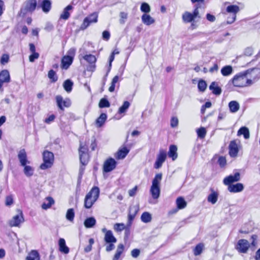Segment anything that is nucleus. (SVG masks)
Segmentation results:
<instances>
[{
	"mask_svg": "<svg viewBox=\"0 0 260 260\" xmlns=\"http://www.w3.org/2000/svg\"><path fill=\"white\" fill-rule=\"evenodd\" d=\"M9 60V56L8 54H4L2 55L1 59V63L2 64H5L8 62Z\"/></svg>",
	"mask_w": 260,
	"mask_h": 260,
	"instance_id": "obj_59",
	"label": "nucleus"
},
{
	"mask_svg": "<svg viewBox=\"0 0 260 260\" xmlns=\"http://www.w3.org/2000/svg\"><path fill=\"white\" fill-rule=\"evenodd\" d=\"M204 247L203 243L198 244L193 249V254L197 256L201 254Z\"/></svg>",
	"mask_w": 260,
	"mask_h": 260,
	"instance_id": "obj_44",
	"label": "nucleus"
},
{
	"mask_svg": "<svg viewBox=\"0 0 260 260\" xmlns=\"http://www.w3.org/2000/svg\"><path fill=\"white\" fill-rule=\"evenodd\" d=\"M59 250L64 254H68L69 252V248L66 244L65 240L63 238H60L58 241Z\"/></svg>",
	"mask_w": 260,
	"mask_h": 260,
	"instance_id": "obj_23",
	"label": "nucleus"
},
{
	"mask_svg": "<svg viewBox=\"0 0 260 260\" xmlns=\"http://www.w3.org/2000/svg\"><path fill=\"white\" fill-rule=\"evenodd\" d=\"M37 6L36 0H28L26 1L23 7L20 10V13L23 14V15H25L27 13H32L35 9Z\"/></svg>",
	"mask_w": 260,
	"mask_h": 260,
	"instance_id": "obj_5",
	"label": "nucleus"
},
{
	"mask_svg": "<svg viewBox=\"0 0 260 260\" xmlns=\"http://www.w3.org/2000/svg\"><path fill=\"white\" fill-rule=\"evenodd\" d=\"M54 203V201L52 198L47 197L46 198V201L42 204V208L44 210H47L50 208Z\"/></svg>",
	"mask_w": 260,
	"mask_h": 260,
	"instance_id": "obj_33",
	"label": "nucleus"
},
{
	"mask_svg": "<svg viewBox=\"0 0 260 260\" xmlns=\"http://www.w3.org/2000/svg\"><path fill=\"white\" fill-rule=\"evenodd\" d=\"M17 211V214L14 216L10 221L9 224L11 226H18L24 221L22 211L18 209Z\"/></svg>",
	"mask_w": 260,
	"mask_h": 260,
	"instance_id": "obj_8",
	"label": "nucleus"
},
{
	"mask_svg": "<svg viewBox=\"0 0 260 260\" xmlns=\"http://www.w3.org/2000/svg\"><path fill=\"white\" fill-rule=\"evenodd\" d=\"M104 240L106 243H116L117 241L116 238L113 236L111 231H109L106 234H105Z\"/></svg>",
	"mask_w": 260,
	"mask_h": 260,
	"instance_id": "obj_28",
	"label": "nucleus"
},
{
	"mask_svg": "<svg viewBox=\"0 0 260 260\" xmlns=\"http://www.w3.org/2000/svg\"><path fill=\"white\" fill-rule=\"evenodd\" d=\"M210 90H212V93L215 95H219L221 93V89L218 86L216 82H212L209 86Z\"/></svg>",
	"mask_w": 260,
	"mask_h": 260,
	"instance_id": "obj_27",
	"label": "nucleus"
},
{
	"mask_svg": "<svg viewBox=\"0 0 260 260\" xmlns=\"http://www.w3.org/2000/svg\"><path fill=\"white\" fill-rule=\"evenodd\" d=\"M48 76L49 79H50L52 82H55L57 80V77L56 75L55 72L51 70L49 71Z\"/></svg>",
	"mask_w": 260,
	"mask_h": 260,
	"instance_id": "obj_53",
	"label": "nucleus"
},
{
	"mask_svg": "<svg viewBox=\"0 0 260 260\" xmlns=\"http://www.w3.org/2000/svg\"><path fill=\"white\" fill-rule=\"evenodd\" d=\"M178 124V119L176 117H173L171 119V126L172 127L177 126Z\"/></svg>",
	"mask_w": 260,
	"mask_h": 260,
	"instance_id": "obj_60",
	"label": "nucleus"
},
{
	"mask_svg": "<svg viewBox=\"0 0 260 260\" xmlns=\"http://www.w3.org/2000/svg\"><path fill=\"white\" fill-rule=\"evenodd\" d=\"M129 150L126 147H123L118 150L115 155V157L118 159H122L125 157L128 153Z\"/></svg>",
	"mask_w": 260,
	"mask_h": 260,
	"instance_id": "obj_22",
	"label": "nucleus"
},
{
	"mask_svg": "<svg viewBox=\"0 0 260 260\" xmlns=\"http://www.w3.org/2000/svg\"><path fill=\"white\" fill-rule=\"evenodd\" d=\"M13 204V198L12 195L8 196L6 198L5 205L10 206Z\"/></svg>",
	"mask_w": 260,
	"mask_h": 260,
	"instance_id": "obj_55",
	"label": "nucleus"
},
{
	"mask_svg": "<svg viewBox=\"0 0 260 260\" xmlns=\"http://www.w3.org/2000/svg\"><path fill=\"white\" fill-rule=\"evenodd\" d=\"M177 147L176 145H171L169 147V151L168 155L170 157L172 158L173 160H175L178 157L177 154Z\"/></svg>",
	"mask_w": 260,
	"mask_h": 260,
	"instance_id": "obj_25",
	"label": "nucleus"
},
{
	"mask_svg": "<svg viewBox=\"0 0 260 260\" xmlns=\"http://www.w3.org/2000/svg\"><path fill=\"white\" fill-rule=\"evenodd\" d=\"M199 12L198 8H196L192 13L186 11L182 15V20L185 23H189L199 17Z\"/></svg>",
	"mask_w": 260,
	"mask_h": 260,
	"instance_id": "obj_7",
	"label": "nucleus"
},
{
	"mask_svg": "<svg viewBox=\"0 0 260 260\" xmlns=\"http://www.w3.org/2000/svg\"><path fill=\"white\" fill-rule=\"evenodd\" d=\"M166 156L167 155L166 152L162 150H160L157 156L156 160L154 164V168L155 169H159L161 167L163 162L166 160Z\"/></svg>",
	"mask_w": 260,
	"mask_h": 260,
	"instance_id": "obj_14",
	"label": "nucleus"
},
{
	"mask_svg": "<svg viewBox=\"0 0 260 260\" xmlns=\"http://www.w3.org/2000/svg\"><path fill=\"white\" fill-rule=\"evenodd\" d=\"M88 149L85 145L80 144V148L79 150V153H87Z\"/></svg>",
	"mask_w": 260,
	"mask_h": 260,
	"instance_id": "obj_61",
	"label": "nucleus"
},
{
	"mask_svg": "<svg viewBox=\"0 0 260 260\" xmlns=\"http://www.w3.org/2000/svg\"><path fill=\"white\" fill-rule=\"evenodd\" d=\"M245 74L246 76L248 77V79H252L253 83L260 78V69L258 68H253L247 70Z\"/></svg>",
	"mask_w": 260,
	"mask_h": 260,
	"instance_id": "obj_12",
	"label": "nucleus"
},
{
	"mask_svg": "<svg viewBox=\"0 0 260 260\" xmlns=\"http://www.w3.org/2000/svg\"><path fill=\"white\" fill-rule=\"evenodd\" d=\"M162 175L161 173H158L155 175L152 180L150 192L151 194L152 197L154 199H157L159 197L160 192V183L162 179Z\"/></svg>",
	"mask_w": 260,
	"mask_h": 260,
	"instance_id": "obj_3",
	"label": "nucleus"
},
{
	"mask_svg": "<svg viewBox=\"0 0 260 260\" xmlns=\"http://www.w3.org/2000/svg\"><path fill=\"white\" fill-rule=\"evenodd\" d=\"M73 7L71 5H68L64 9L62 14L60 16V19L67 20L70 16L69 11L72 10Z\"/></svg>",
	"mask_w": 260,
	"mask_h": 260,
	"instance_id": "obj_29",
	"label": "nucleus"
},
{
	"mask_svg": "<svg viewBox=\"0 0 260 260\" xmlns=\"http://www.w3.org/2000/svg\"><path fill=\"white\" fill-rule=\"evenodd\" d=\"M141 219L144 223H148L152 220L151 215L149 212H145L142 214Z\"/></svg>",
	"mask_w": 260,
	"mask_h": 260,
	"instance_id": "obj_41",
	"label": "nucleus"
},
{
	"mask_svg": "<svg viewBox=\"0 0 260 260\" xmlns=\"http://www.w3.org/2000/svg\"><path fill=\"white\" fill-rule=\"evenodd\" d=\"M10 81L9 72L7 70H3L0 73V89H2L4 83H9Z\"/></svg>",
	"mask_w": 260,
	"mask_h": 260,
	"instance_id": "obj_15",
	"label": "nucleus"
},
{
	"mask_svg": "<svg viewBox=\"0 0 260 260\" xmlns=\"http://www.w3.org/2000/svg\"><path fill=\"white\" fill-rule=\"evenodd\" d=\"M39 54L37 52L32 53L29 56V60L30 62H33L36 59L39 57Z\"/></svg>",
	"mask_w": 260,
	"mask_h": 260,
	"instance_id": "obj_58",
	"label": "nucleus"
},
{
	"mask_svg": "<svg viewBox=\"0 0 260 260\" xmlns=\"http://www.w3.org/2000/svg\"><path fill=\"white\" fill-rule=\"evenodd\" d=\"M119 81V77L118 76H115L112 79L111 86L109 88V91L111 92H113L115 90V84Z\"/></svg>",
	"mask_w": 260,
	"mask_h": 260,
	"instance_id": "obj_50",
	"label": "nucleus"
},
{
	"mask_svg": "<svg viewBox=\"0 0 260 260\" xmlns=\"http://www.w3.org/2000/svg\"><path fill=\"white\" fill-rule=\"evenodd\" d=\"M117 162L114 159L109 158L104 163L103 172L105 173L110 172L116 168Z\"/></svg>",
	"mask_w": 260,
	"mask_h": 260,
	"instance_id": "obj_11",
	"label": "nucleus"
},
{
	"mask_svg": "<svg viewBox=\"0 0 260 260\" xmlns=\"http://www.w3.org/2000/svg\"><path fill=\"white\" fill-rule=\"evenodd\" d=\"M233 72V69L231 66H224L221 69V73L223 76H229Z\"/></svg>",
	"mask_w": 260,
	"mask_h": 260,
	"instance_id": "obj_34",
	"label": "nucleus"
},
{
	"mask_svg": "<svg viewBox=\"0 0 260 260\" xmlns=\"http://www.w3.org/2000/svg\"><path fill=\"white\" fill-rule=\"evenodd\" d=\"M107 118V116L106 114L102 113L95 121L96 127H100L102 126L104 124Z\"/></svg>",
	"mask_w": 260,
	"mask_h": 260,
	"instance_id": "obj_26",
	"label": "nucleus"
},
{
	"mask_svg": "<svg viewBox=\"0 0 260 260\" xmlns=\"http://www.w3.org/2000/svg\"><path fill=\"white\" fill-rule=\"evenodd\" d=\"M98 14L95 12H94L85 17L80 26L81 29L84 30L91 23H96L98 21Z\"/></svg>",
	"mask_w": 260,
	"mask_h": 260,
	"instance_id": "obj_6",
	"label": "nucleus"
},
{
	"mask_svg": "<svg viewBox=\"0 0 260 260\" xmlns=\"http://www.w3.org/2000/svg\"><path fill=\"white\" fill-rule=\"evenodd\" d=\"M198 87L200 91L203 92L207 88V84L205 81L201 80L199 81Z\"/></svg>",
	"mask_w": 260,
	"mask_h": 260,
	"instance_id": "obj_52",
	"label": "nucleus"
},
{
	"mask_svg": "<svg viewBox=\"0 0 260 260\" xmlns=\"http://www.w3.org/2000/svg\"><path fill=\"white\" fill-rule=\"evenodd\" d=\"M142 22L146 25H150L155 22V19L149 14H143L141 17Z\"/></svg>",
	"mask_w": 260,
	"mask_h": 260,
	"instance_id": "obj_21",
	"label": "nucleus"
},
{
	"mask_svg": "<svg viewBox=\"0 0 260 260\" xmlns=\"http://www.w3.org/2000/svg\"><path fill=\"white\" fill-rule=\"evenodd\" d=\"M238 136L243 135L244 138L245 139H248L249 138V131L247 127L245 126L242 127L240 128L237 133Z\"/></svg>",
	"mask_w": 260,
	"mask_h": 260,
	"instance_id": "obj_35",
	"label": "nucleus"
},
{
	"mask_svg": "<svg viewBox=\"0 0 260 260\" xmlns=\"http://www.w3.org/2000/svg\"><path fill=\"white\" fill-rule=\"evenodd\" d=\"M79 156L81 164L83 166L86 165L89 160L88 153H79Z\"/></svg>",
	"mask_w": 260,
	"mask_h": 260,
	"instance_id": "obj_43",
	"label": "nucleus"
},
{
	"mask_svg": "<svg viewBox=\"0 0 260 260\" xmlns=\"http://www.w3.org/2000/svg\"><path fill=\"white\" fill-rule=\"evenodd\" d=\"M102 37L103 39L108 40L110 37V32L108 31L105 30L103 32Z\"/></svg>",
	"mask_w": 260,
	"mask_h": 260,
	"instance_id": "obj_64",
	"label": "nucleus"
},
{
	"mask_svg": "<svg viewBox=\"0 0 260 260\" xmlns=\"http://www.w3.org/2000/svg\"><path fill=\"white\" fill-rule=\"evenodd\" d=\"M24 167V173L27 177L31 176L34 172V169L32 167L30 166H27L25 165V166H22Z\"/></svg>",
	"mask_w": 260,
	"mask_h": 260,
	"instance_id": "obj_42",
	"label": "nucleus"
},
{
	"mask_svg": "<svg viewBox=\"0 0 260 260\" xmlns=\"http://www.w3.org/2000/svg\"><path fill=\"white\" fill-rule=\"evenodd\" d=\"M197 133L198 137L200 139H204L207 134V131L204 127H201L200 128L197 129Z\"/></svg>",
	"mask_w": 260,
	"mask_h": 260,
	"instance_id": "obj_45",
	"label": "nucleus"
},
{
	"mask_svg": "<svg viewBox=\"0 0 260 260\" xmlns=\"http://www.w3.org/2000/svg\"><path fill=\"white\" fill-rule=\"evenodd\" d=\"M56 100L58 107L61 110H63V107H69L71 104L70 99L63 100L62 97L59 95L56 96Z\"/></svg>",
	"mask_w": 260,
	"mask_h": 260,
	"instance_id": "obj_13",
	"label": "nucleus"
},
{
	"mask_svg": "<svg viewBox=\"0 0 260 260\" xmlns=\"http://www.w3.org/2000/svg\"><path fill=\"white\" fill-rule=\"evenodd\" d=\"M140 251L138 249H134L131 251V255L134 258L138 257L140 255Z\"/></svg>",
	"mask_w": 260,
	"mask_h": 260,
	"instance_id": "obj_62",
	"label": "nucleus"
},
{
	"mask_svg": "<svg viewBox=\"0 0 260 260\" xmlns=\"http://www.w3.org/2000/svg\"><path fill=\"white\" fill-rule=\"evenodd\" d=\"M139 210V207L138 205H134L129 207L128 215V220L129 222H131L134 219Z\"/></svg>",
	"mask_w": 260,
	"mask_h": 260,
	"instance_id": "obj_19",
	"label": "nucleus"
},
{
	"mask_svg": "<svg viewBox=\"0 0 260 260\" xmlns=\"http://www.w3.org/2000/svg\"><path fill=\"white\" fill-rule=\"evenodd\" d=\"M229 107L230 112L232 113L237 112L240 109L239 104L235 101H232L229 103Z\"/></svg>",
	"mask_w": 260,
	"mask_h": 260,
	"instance_id": "obj_31",
	"label": "nucleus"
},
{
	"mask_svg": "<svg viewBox=\"0 0 260 260\" xmlns=\"http://www.w3.org/2000/svg\"><path fill=\"white\" fill-rule=\"evenodd\" d=\"M73 57L69 55L64 56L61 59V68L64 69H68L72 63Z\"/></svg>",
	"mask_w": 260,
	"mask_h": 260,
	"instance_id": "obj_18",
	"label": "nucleus"
},
{
	"mask_svg": "<svg viewBox=\"0 0 260 260\" xmlns=\"http://www.w3.org/2000/svg\"><path fill=\"white\" fill-rule=\"evenodd\" d=\"M244 189L243 185L242 183H238L236 184L230 185L228 186V190L231 192H238L242 191Z\"/></svg>",
	"mask_w": 260,
	"mask_h": 260,
	"instance_id": "obj_20",
	"label": "nucleus"
},
{
	"mask_svg": "<svg viewBox=\"0 0 260 260\" xmlns=\"http://www.w3.org/2000/svg\"><path fill=\"white\" fill-rule=\"evenodd\" d=\"M43 163L40 165V169L46 170L50 168L54 162V154L52 152L47 150L44 151L43 153Z\"/></svg>",
	"mask_w": 260,
	"mask_h": 260,
	"instance_id": "obj_4",
	"label": "nucleus"
},
{
	"mask_svg": "<svg viewBox=\"0 0 260 260\" xmlns=\"http://www.w3.org/2000/svg\"><path fill=\"white\" fill-rule=\"evenodd\" d=\"M41 7L44 12H49L51 8V2L49 0H44L42 2Z\"/></svg>",
	"mask_w": 260,
	"mask_h": 260,
	"instance_id": "obj_37",
	"label": "nucleus"
},
{
	"mask_svg": "<svg viewBox=\"0 0 260 260\" xmlns=\"http://www.w3.org/2000/svg\"><path fill=\"white\" fill-rule=\"evenodd\" d=\"M83 58L89 63H94L96 59L94 55L92 54H87L84 55Z\"/></svg>",
	"mask_w": 260,
	"mask_h": 260,
	"instance_id": "obj_48",
	"label": "nucleus"
},
{
	"mask_svg": "<svg viewBox=\"0 0 260 260\" xmlns=\"http://www.w3.org/2000/svg\"><path fill=\"white\" fill-rule=\"evenodd\" d=\"M130 106V103L128 101H125L123 105L119 108L118 113L122 114L125 113Z\"/></svg>",
	"mask_w": 260,
	"mask_h": 260,
	"instance_id": "obj_49",
	"label": "nucleus"
},
{
	"mask_svg": "<svg viewBox=\"0 0 260 260\" xmlns=\"http://www.w3.org/2000/svg\"><path fill=\"white\" fill-rule=\"evenodd\" d=\"M110 106L109 101L104 98L102 99L99 104V106L101 108H108Z\"/></svg>",
	"mask_w": 260,
	"mask_h": 260,
	"instance_id": "obj_51",
	"label": "nucleus"
},
{
	"mask_svg": "<svg viewBox=\"0 0 260 260\" xmlns=\"http://www.w3.org/2000/svg\"><path fill=\"white\" fill-rule=\"evenodd\" d=\"M66 217L67 219L69 221H73L75 217V213L74 209L72 208L69 209L67 210Z\"/></svg>",
	"mask_w": 260,
	"mask_h": 260,
	"instance_id": "obj_46",
	"label": "nucleus"
},
{
	"mask_svg": "<svg viewBox=\"0 0 260 260\" xmlns=\"http://www.w3.org/2000/svg\"><path fill=\"white\" fill-rule=\"evenodd\" d=\"M96 223V220L93 217L87 218L84 222V225L86 228H93Z\"/></svg>",
	"mask_w": 260,
	"mask_h": 260,
	"instance_id": "obj_30",
	"label": "nucleus"
},
{
	"mask_svg": "<svg viewBox=\"0 0 260 260\" xmlns=\"http://www.w3.org/2000/svg\"><path fill=\"white\" fill-rule=\"evenodd\" d=\"M114 230L116 232H121L125 229V225L124 223H117L114 225Z\"/></svg>",
	"mask_w": 260,
	"mask_h": 260,
	"instance_id": "obj_54",
	"label": "nucleus"
},
{
	"mask_svg": "<svg viewBox=\"0 0 260 260\" xmlns=\"http://www.w3.org/2000/svg\"><path fill=\"white\" fill-rule=\"evenodd\" d=\"M240 179V173H236L234 175H230L225 177L223 180V183L225 185H230L234 182L238 181Z\"/></svg>",
	"mask_w": 260,
	"mask_h": 260,
	"instance_id": "obj_16",
	"label": "nucleus"
},
{
	"mask_svg": "<svg viewBox=\"0 0 260 260\" xmlns=\"http://www.w3.org/2000/svg\"><path fill=\"white\" fill-rule=\"evenodd\" d=\"M232 82L234 86L242 87L250 85L253 84L251 79H248L245 73H240L235 75Z\"/></svg>",
	"mask_w": 260,
	"mask_h": 260,
	"instance_id": "obj_2",
	"label": "nucleus"
},
{
	"mask_svg": "<svg viewBox=\"0 0 260 260\" xmlns=\"http://www.w3.org/2000/svg\"><path fill=\"white\" fill-rule=\"evenodd\" d=\"M249 246L250 244L247 240L245 239H240L238 241L235 248L239 252L246 253Z\"/></svg>",
	"mask_w": 260,
	"mask_h": 260,
	"instance_id": "obj_10",
	"label": "nucleus"
},
{
	"mask_svg": "<svg viewBox=\"0 0 260 260\" xmlns=\"http://www.w3.org/2000/svg\"><path fill=\"white\" fill-rule=\"evenodd\" d=\"M18 157L21 166H25L29 164V161L27 159V154L24 149H21L18 154Z\"/></svg>",
	"mask_w": 260,
	"mask_h": 260,
	"instance_id": "obj_17",
	"label": "nucleus"
},
{
	"mask_svg": "<svg viewBox=\"0 0 260 260\" xmlns=\"http://www.w3.org/2000/svg\"><path fill=\"white\" fill-rule=\"evenodd\" d=\"M26 260H40L38 252L37 250H31L26 256Z\"/></svg>",
	"mask_w": 260,
	"mask_h": 260,
	"instance_id": "obj_32",
	"label": "nucleus"
},
{
	"mask_svg": "<svg viewBox=\"0 0 260 260\" xmlns=\"http://www.w3.org/2000/svg\"><path fill=\"white\" fill-rule=\"evenodd\" d=\"M124 248V246L123 244H119L118 245L116 253L113 257V260H118L121 254L123 252Z\"/></svg>",
	"mask_w": 260,
	"mask_h": 260,
	"instance_id": "obj_36",
	"label": "nucleus"
},
{
	"mask_svg": "<svg viewBox=\"0 0 260 260\" xmlns=\"http://www.w3.org/2000/svg\"><path fill=\"white\" fill-rule=\"evenodd\" d=\"M211 193L208 196L207 201L212 204H215L217 201L218 193L215 191L213 189H211Z\"/></svg>",
	"mask_w": 260,
	"mask_h": 260,
	"instance_id": "obj_24",
	"label": "nucleus"
},
{
	"mask_svg": "<svg viewBox=\"0 0 260 260\" xmlns=\"http://www.w3.org/2000/svg\"><path fill=\"white\" fill-rule=\"evenodd\" d=\"M100 194V189L98 187H93L86 194L84 199V207L87 209L90 208L94 202L98 200Z\"/></svg>",
	"mask_w": 260,
	"mask_h": 260,
	"instance_id": "obj_1",
	"label": "nucleus"
},
{
	"mask_svg": "<svg viewBox=\"0 0 260 260\" xmlns=\"http://www.w3.org/2000/svg\"><path fill=\"white\" fill-rule=\"evenodd\" d=\"M239 10V7L237 5H230L226 8V12L229 13H232V15H236V14Z\"/></svg>",
	"mask_w": 260,
	"mask_h": 260,
	"instance_id": "obj_39",
	"label": "nucleus"
},
{
	"mask_svg": "<svg viewBox=\"0 0 260 260\" xmlns=\"http://www.w3.org/2000/svg\"><path fill=\"white\" fill-rule=\"evenodd\" d=\"M73 82L70 79L66 80L63 84V87L67 92H70L73 88Z\"/></svg>",
	"mask_w": 260,
	"mask_h": 260,
	"instance_id": "obj_40",
	"label": "nucleus"
},
{
	"mask_svg": "<svg viewBox=\"0 0 260 260\" xmlns=\"http://www.w3.org/2000/svg\"><path fill=\"white\" fill-rule=\"evenodd\" d=\"M176 202L178 209H184L187 205L186 201L182 197L178 198Z\"/></svg>",
	"mask_w": 260,
	"mask_h": 260,
	"instance_id": "obj_38",
	"label": "nucleus"
},
{
	"mask_svg": "<svg viewBox=\"0 0 260 260\" xmlns=\"http://www.w3.org/2000/svg\"><path fill=\"white\" fill-rule=\"evenodd\" d=\"M218 162L221 167H224L226 164V158L224 156H220L218 159Z\"/></svg>",
	"mask_w": 260,
	"mask_h": 260,
	"instance_id": "obj_56",
	"label": "nucleus"
},
{
	"mask_svg": "<svg viewBox=\"0 0 260 260\" xmlns=\"http://www.w3.org/2000/svg\"><path fill=\"white\" fill-rule=\"evenodd\" d=\"M140 10L142 12L144 13V14H147L150 12L151 8L148 4L144 2L142 3Z\"/></svg>",
	"mask_w": 260,
	"mask_h": 260,
	"instance_id": "obj_47",
	"label": "nucleus"
},
{
	"mask_svg": "<svg viewBox=\"0 0 260 260\" xmlns=\"http://www.w3.org/2000/svg\"><path fill=\"white\" fill-rule=\"evenodd\" d=\"M137 189H138L137 186H136L133 188H132V189H130L128 191V194H129V196L130 197H134V196H135L136 193V192H137Z\"/></svg>",
	"mask_w": 260,
	"mask_h": 260,
	"instance_id": "obj_63",
	"label": "nucleus"
},
{
	"mask_svg": "<svg viewBox=\"0 0 260 260\" xmlns=\"http://www.w3.org/2000/svg\"><path fill=\"white\" fill-rule=\"evenodd\" d=\"M239 143H240V142L236 140H234L230 142L229 146V153L231 157H236L237 156L239 151Z\"/></svg>",
	"mask_w": 260,
	"mask_h": 260,
	"instance_id": "obj_9",
	"label": "nucleus"
},
{
	"mask_svg": "<svg viewBox=\"0 0 260 260\" xmlns=\"http://www.w3.org/2000/svg\"><path fill=\"white\" fill-rule=\"evenodd\" d=\"M120 19L119 22L121 24H124L125 23V20L127 18V14L124 12H120Z\"/></svg>",
	"mask_w": 260,
	"mask_h": 260,
	"instance_id": "obj_57",
	"label": "nucleus"
}]
</instances>
